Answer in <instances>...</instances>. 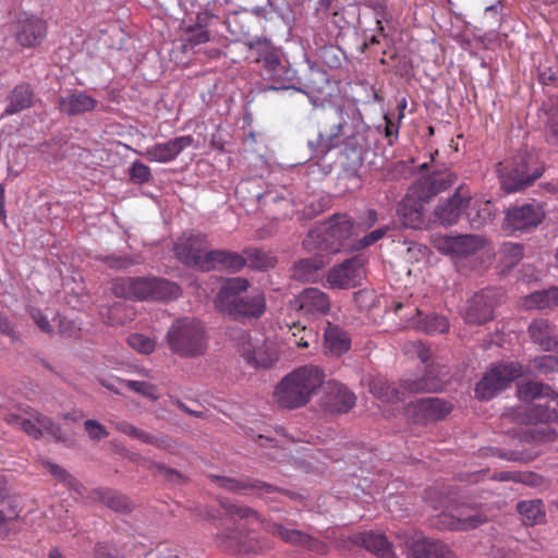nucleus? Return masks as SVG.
I'll use <instances>...</instances> for the list:
<instances>
[{
	"mask_svg": "<svg viewBox=\"0 0 558 558\" xmlns=\"http://www.w3.org/2000/svg\"><path fill=\"white\" fill-rule=\"evenodd\" d=\"M130 180L135 184L148 183L153 175L148 166L141 161H134L129 171Z\"/></svg>",
	"mask_w": 558,
	"mask_h": 558,
	"instance_id": "obj_58",
	"label": "nucleus"
},
{
	"mask_svg": "<svg viewBox=\"0 0 558 558\" xmlns=\"http://www.w3.org/2000/svg\"><path fill=\"white\" fill-rule=\"evenodd\" d=\"M412 312L415 316L408 320L407 327L428 335L445 333L449 330V322L444 315L433 313L423 316L416 307L411 308Z\"/></svg>",
	"mask_w": 558,
	"mask_h": 558,
	"instance_id": "obj_35",
	"label": "nucleus"
},
{
	"mask_svg": "<svg viewBox=\"0 0 558 558\" xmlns=\"http://www.w3.org/2000/svg\"><path fill=\"white\" fill-rule=\"evenodd\" d=\"M8 106L2 116H12L29 109L35 101V92L29 83L22 82L15 85L7 96Z\"/></svg>",
	"mask_w": 558,
	"mask_h": 558,
	"instance_id": "obj_34",
	"label": "nucleus"
},
{
	"mask_svg": "<svg viewBox=\"0 0 558 558\" xmlns=\"http://www.w3.org/2000/svg\"><path fill=\"white\" fill-rule=\"evenodd\" d=\"M356 397L344 385L327 381L320 405L328 413H347L355 405Z\"/></svg>",
	"mask_w": 558,
	"mask_h": 558,
	"instance_id": "obj_23",
	"label": "nucleus"
},
{
	"mask_svg": "<svg viewBox=\"0 0 558 558\" xmlns=\"http://www.w3.org/2000/svg\"><path fill=\"white\" fill-rule=\"evenodd\" d=\"M129 345L142 354H150L156 348L153 339L145 335L133 333L128 338Z\"/></svg>",
	"mask_w": 558,
	"mask_h": 558,
	"instance_id": "obj_56",
	"label": "nucleus"
},
{
	"mask_svg": "<svg viewBox=\"0 0 558 558\" xmlns=\"http://www.w3.org/2000/svg\"><path fill=\"white\" fill-rule=\"evenodd\" d=\"M112 293L133 301H172L182 290L179 284L158 277H121L112 283Z\"/></svg>",
	"mask_w": 558,
	"mask_h": 558,
	"instance_id": "obj_5",
	"label": "nucleus"
},
{
	"mask_svg": "<svg viewBox=\"0 0 558 558\" xmlns=\"http://www.w3.org/2000/svg\"><path fill=\"white\" fill-rule=\"evenodd\" d=\"M326 235L329 238V252L337 253L341 250H348L352 247L348 241L350 240L353 232V222L345 215L333 216L328 227L325 228Z\"/></svg>",
	"mask_w": 558,
	"mask_h": 558,
	"instance_id": "obj_26",
	"label": "nucleus"
},
{
	"mask_svg": "<svg viewBox=\"0 0 558 558\" xmlns=\"http://www.w3.org/2000/svg\"><path fill=\"white\" fill-rule=\"evenodd\" d=\"M194 144L192 135H182L165 143H157L137 154L150 162L167 163L174 160L185 148Z\"/></svg>",
	"mask_w": 558,
	"mask_h": 558,
	"instance_id": "obj_22",
	"label": "nucleus"
},
{
	"mask_svg": "<svg viewBox=\"0 0 558 558\" xmlns=\"http://www.w3.org/2000/svg\"><path fill=\"white\" fill-rule=\"evenodd\" d=\"M501 189L515 193L531 186L544 172L543 163L533 155H520L511 162H500L497 168Z\"/></svg>",
	"mask_w": 558,
	"mask_h": 558,
	"instance_id": "obj_9",
	"label": "nucleus"
},
{
	"mask_svg": "<svg viewBox=\"0 0 558 558\" xmlns=\"http://www.w3.org/2000/svg\"><path fill=\"white\" fill-rule=\"evenodd\" d=\"M452 404L439 398H422L408 407V415L415 424H428L444 420Z\"/></svg>",
	"mask_w": 558,
	"mask_h": 558,
	"instance_id": "obj_18",
	"label": "nucleus"
},
{
	"mask_svg": "<svg viewBox=\"0 0 558 558\" xmlns=\"http://www.w3.org/2000/svg\"><path fill=\"white\" fill-rule=\"evenodd\" d=\"M170 351L184 359L203 355L207 350L205 326L195 317L175 319L166 336Z\"/></svg>",
	"mask_w": 558,
	"mask_h": 558,
	"instance_id": "obj_6",
	"label": "nucleus"
},
{
	"mask_svg": "<svg viewBox=\"0 0 558 558\" xmlns=\"http://www.w3.org/2000/svg\"><path fill=\"white\" fill-rule=\"evenodd\" d=\"M325 372L317 365L300 366L287 374L274 390V401L282 409L306 405L325 383Z\"/></svg>",
	"mask_w": 558,
	"mask_h": 558,
	"instance_id": "obj_2",
	"label": "nucleus"
},
{
	"mask_svg": "<svg viewBox=\"0 0 558 558\" xmlns=\"http://www.w3.org/2000/svg\"><path fill=\"white\" fill-rule=\"evenodd\" d=\"M183 48L185 50L209 41L210 34L208 29L193 27L187 24L181 25Z\"/></svg>",
	"mask_w": 558,
	"mask_h": 558,
	"instance_id": "obj_49",
	"label": "nucleus"
},
{
	"mask_svg": "<svg viewBox=\"0 0 558 558\" xmlns=\"http://www.w3.org/2000/svg\"><path fill=\"white\" fill-rule=\"evenodd\" d=\"M545 213L538 204H524L507 210L504 228L511 231H525L537 227Z\"/></svg>",
	"mask_w": 558,
	"mask_h": 558,
	"instance_id": "obj_19",
	"label": "nucleus"
},
{
	"mask_svg": "<svg viewBox=\"0 0 558 558\" xmlns=\"http://www.w3.org/2000/svg\"><path fill=\"white\" fill-rule=\"evenodd\" d=\"M255 62L263 63L266 75L277 83L290 80V70L286 69L278 50L267 38H257L247 43Z\"/></svg>",
	"mask_w": 558,
	"mask_h": 558,
	"instance_id": "obj_14",
	"label": "nucleus"
},
{
	"mask_svg": "<svg viewBox=\"0 0 558 558\" xmlns=\"http://www.w3.org/2000/svg\"><path fill=\"white\" fill-rule=\"evenodd\" d=\"M442 380L428 371L425 375H409L401 379L400 388L383 379L372 381L371 392L384 402H398L404 399L407 393L435 392L442 388Z\"/></svg>",
	"mask_w": 558,
	"mask_h": 558,
	"instance_id": "obj_8",
	"label": "nucleus"
},
{
	"mask_svg": "<svg viewBox=\"0 0 558 558\" xmlns=\"http://www.w3.org/2000/svg\"><path fill=\"white\" fill-rule=\"evenodd\" d=\"M363 277V260L354 256L332 267L326 280L331 288L349 289L360 284Z\"/></svg>",
	"mask_w": 558,
	"mask_h": 558,
	"instance_id": "obj_20",
	"label": "nucleus"
},
{
	"mask_svg": "<svg viewBox=\"0 0 558 558\" xmlns=\"http://www.w3.org/2000/svg\"><path fill=\"white\" fill-rule=\"evenodd\" d=\"M98 101L83 90H74L58 99V109L68 116H80L93 111Z\"/></svg>",
	"mask_w": 558,
	"mask_h": 558,
	"instance_id": "obj_31",
	"label": "nucleus"
},
{
	"mask_svg": "<svg viewBox=\"0 0 558 558\" xmlns=\"http://www.w3.org/2000/svg\"><path fill=\"white\" fill-rule=\"evenodd\" d=\"M408 353H415L422 363H427L432 356L430 349L423 342H412L405 347Z\"/></svg>",
	"mask_w": 558,
	"mask_h": 558,
	"instance_id": "obj_64",
	"label": "nucleus"
},
{
	"mask_svg": "<svg viewBox=\"0 0 558 558\" xmlns=\"http://www.w3.org/2000/svg\"><path fill=\"white\" fill-rule=\"evenodd\" d=\"M427 202L418 196V192L414 193V187L411 186L398 209L402 225L412 229L422 228L424 225V203Z\"/></svg>",
	"mask_w": 558,
	"mask_h": 558,
	"instance_id": "obj_27",
	"label": "nucleus"
},
{
	"mask_svg": "<svg viewBox=\"0 0 558 558\" xmlns=\"http://www.w3.org/2000/svg\"><path fill=\"white\" fill-rule=\"evenodd\" d=\"M294 304L307 316L326 314L330 308L329 296L317 288L303 290L295 299Z\"/></svg>",
	"mask_w": 558,
	"mask_h": 558,
	"instance_id": "obj_30",
	"label": "nucleus"
},
{
	"mask_svg": "<svg viewBox=\"0 0 558 558\" xmlns=\"http://www.w3.org/2000/svg\"><path fill=\"white\" fill-rule=\"evenodd\" d=\"M365 130L363 117L355 106L329 104L322 108L318 133L308 141V147L315 157L323 158L340 148L353 162L361 161L366 145Z\"/></svg>",
	"mask_w": 558,
	"mask_h": 558,
	"instance_id": "obj_1",
	"label": "nucleus"
},
{
	"mask_svg": "<svg viewBox=\"0 0 558 558\" xmlns=\"http://www.w3.org/2000/svg\"><path fill=\"white\" fill-rule=\"evenodd\" d=\"M533 367L542 375L548 376L558 373V357L542 355L532 361Z\"/></svg>",
	"mask_w": 558,
	"mask_h": 558,
	"instance_id": "obj_57",
	"label": "nucleus"
},
{
	"mask_svg": "<svg viewBox=\"0 0 558 558\" xmlns=\"http://www.w3.org/2000/svg\"><path fill=\"white\" fill-rule=\"evenodd\" d=\"M518 416L522 417L525 424L533 425L527 434L539 442H550L557 437V432L548 425L558 421V396L553 397L545 403H530L520 409Z\"/></svg>",
	"mask_w": 558,
	"mask_h": 558,
	"instance_id": "obj_10",
	"label": "nucleus"
},
{
	"mask_svg": "<svg viewBox=\"0 0 558 558\" xmlns=\"http://www.w3.org/2000/svg\"><path fill=\"white\" fill-rule=\"evenodd\" d=\"M384 120H385L384 134L388 141V144L391 146L398 140L401 121H399L398 119H397V121H395L392 118H390L389 114H385Z\"/></svg>",
	"mask_w": 558,
	"mask_h": 558,
	"instance_id": "obj_62",
	"label": "nucleus"
},
{
	"mask_svg": "<svg viewBox=\"0 0 558 558\" xmlns=\"http://www.w3.org/2000/svg\"><path fill=\"white\" fill-rule=\"evenodd\" d=\"M20 513L21 509L11 501L0 507V537L17 532V529H12L11 525L20 519Z\"/></svg>",
	"mask_w": 558,
	"mask_h": 558,
	"instance_id": "obj_46",
	"label": "nucleus"
},
{
	"mask_svg": "<svg viewBox=\"0 0 558 558\" xmlns=\"http://www.w3.org/2000/svg\"><path fill=\"white\" fill-rule=\"evenodd\" d=\"M527 333L534 344L543 351H558V327L545 317L533 319L529 327Z\"/></svg>",
	"mask_w": 558,
	"mask_h": 558,
	"instance_id": "obj_25",
	"label": "nucleus"
},
{
	"mask_svg": "<svg viewBox=\"0 0 558 558\" xmlns=\"http://www.w3.org/2000/svg\"><path fill=\"white\" fill-rule=\"evenodd\" d=\"M410 550L412 558H456L448 545L432 538L413 542Z\"/></svg>",
	"mask_w": 558,
	"mask_h": 558,
	"instance_id": "obj_36",
	"label": "nucleus"
},
{
	"mask_svg": "<svg viewBox=\"0 0 558 558\" xmlns=\"http://www.w3.org/2000/svg\"><path fill=\"white\" fill-rule=\"evenodd\" d=\"M246 265L244 255L227 251V250H210L206 254V262L202 265V271L220 270L236 272Z\"/></svg>",
	"mask_w": 558,
	"mask_h": 558,
	"instance_id": "obj_28",
	"label": "nucleus"
},
{
	"mask_svg": "<svg viewBox=\"0 0 558 558\" xmlns=\"http://www.w3.org/2000/svg\"><path fill=\"white\" fill-rule=\"evenodd\" d=\"M543 396L548 397L550 400L557 395L550 387L537 381H529L519 388V397L522 400L536 399Z\"/></svg>",
	"mask_w": 558,
	"mask_h": 558,
	"instance_id": "obj_53",
	"label": "nucleus"
},
{
	"mask_svg": "<svg viewBox=\"0 0 558 558\" xmlns=\"http://www.w3.org/2000/svg\"><path fill=\"white\" fill-rule=\"evenodd\" d=\"M466 217L473 229H481L490 223L496 214L495 206L489 201H475L466 206Z\"/></svg>",
	"mask_w": 558,
	"mask_h": 558,
	"instance_id": "obj_38",
	"label": "nucleus"
},
{
	"mask_svg": "<svg viewBox=\"0 0 558 558\" xmlns=\"http://www.w3.org/2000/svg\"><path fill=\"white\" fill-rule=\"evenodd\" d=\"M350 541L380 558H391L393 556L392 545L384 534L372 531L361 532L350 536Z\"/></svg>",
	"mask_w": 558,
	"mask_h": 558,
	"instance_id": "obj_33",
	"label": "nucleus"
},
{
	"mask_svg": "<svg viewBox=\"0 0 558 558\" xmlns=\"http://www.w3.org/2000/svg\"><path fill=\"white\" fill-rule=\"evenodd\" d=\"M118 384L126 386L132 391L146 397L151 401H157L159 399L158 388L156 385L143 381V380H128V379H117Z\"/></svg>",
	"mask_w": 558,
	"mask_h": 558,
	"instance_id": "obj_54",
	"label": "nucleus"
},
{
	"mask_svg": "<svg viewBox=\"0 0 558 558\" xmlns=\"http://www.w3.org/2000/svg\"><path fill=\"white\" fill-rule=\"evenodd\" d=\"M31 316L34 320V323L38 326V328L47 333L52 335L54 329L53 326L50 324L48 317L38 308H32L31 310Z\"/></svg>",
	"mask_w": 558,
	"mask_h": 558,
	"instance_id": "obj_63",
	"label": "nucleus"
},
{
	"mask_svg": "<svg viewBox=\"0 0 558 558\" xmlns=\"http://www.w3.org/2000/svg\"><path fill=\"white\" fill-rule=\"evenodd\" d=\"M389 230L390 228L388 226L373 230L369 233L365 234L363 238H361L357 242V245L354 247L357 250L366 248L375 244L377 241L381 240Z\"/></svg>",
	"mask_w": 558,
	"mask_h": 558,
	"instance_id": "obj_61",
	"label": "nucleus"
},
{
	"mask_svg": "<svg viewBox=\"0 0 558 558\" xmlns=\"http://www.w3.org/2000/svg\"><path fill=\"white\" fill-rule=\"evenodd\" d=\"M329 238L326 235L325 229H315L310 231L303 240V247L307 252H317V254L325 255L331 254L329 252Z\"/></svg>",
	"mask_w": 558,
	"mask_h": 558,
	"instance_id": "obj_45",
	"label": "nucleus"
},
{
	"mask_svg": "<svg viewBox=\"0 0 558 558\" xmlns=\"http://www.w3.org/2000/svg\"><path fill=\"white\" fill-rule=\"evenodd\" d=\"M43 465L59 482L75 489L78 494H83L82 490L84 489V486L75 477H73L66 470L50 461H43Z\"/></svg>",
	"mask_w": 558,
	"mask_h": 558,
	"instance_id": "obj_52",
	"label": "nucleus"
},
{
	"mask_svg": "<svg viewBox=\"0 0 558 558\" xmlns=\"http://www.w3.org/2000/svg\"><path fill=\"white\" fill-rule=\"evenodd\" d=\"M538 82L543 85L558 87V54L547 57L537 68Z\"/></svg>",
	"mask_w": 558,
	"mask_h": 558,
	"instance_id": "obj_47",
	"label": "nucleus"
},
{
	"mask_svg": "<svg viewBox=\"0 0 558 558\" xmlns=\"http://www.w3.org/2000/svg\"><path fill=\"white\" fill-rule=\"evenodd\" d=\"M523 375L518 362H499L492 365L475 386V396L481 400H490L508 385Z\"/></svg>",
	"mask_w": 558,
	"mask_h": 558,
	"instance_id": "obj_11",
	"label": "nucleus"
},
{
	"mask_svg": "<svg viewBox=\"0 0 558 558\" xmlns=\"http://www.w3.org/2000/svg\"><path fill=\"white\" fill-rule=\"evenodd\" d=\"M484 243V239L476 234L436 235L433 238V245L438 252L458 258L474 255L483 248Z\"/></svg>",
	"mask_w": 558,
	"mask_h": 558,
	"instance_id": "obj_17",
	"label": "nucleus"
},
{
	"mask_svg": "<svg viewBox=\"0 0 558 558\" xmlns=\"http://www.w3.org/2000/svg\"><path fill=\"white\" fill-rule=\"evenodd\" d=\"M208 478L214 482L218 487L227 489L232 493H241L244 490H253L260 498L275 500L271 497L274 494L289 495L288 490L268 484L257 478L242 476V477H228L210 474Z\"/></svg>",
	"mask_w": 558,
	"mask_h": 558,
	"instance_id": "obj_16",
	"label": "nucleus"
},
{
	"mask_svg": "<svg viewBox=\"0 0 558 558\" xmlns=\"http://www.w3.org/2000/svg\"><path fill=\"white\" fill-rule=\"evenodd\" d=\"M110 424L112 425V427L124 434V435H128L132 438H135V439H138L141 440L142 442H145V444H149V445H154L158 448H163L165 447V440L163 439H160L154 435H150L149 433L143 430V429H140L137 428L136 426L132 425L131 423L129 422H125V421H117V420H110Z\"/></svg>",
	"mask_w": 558,
	"mask_h": 558,
	"instance_id": "obj_44",
	"label": "nucleus"
},
{
	"mask_svg": "<svg viewBox=\"0 0 558 558\" xmlns=\"http://www.w3.org/2000/svg\"><path fill=\"white\" fill-rule=\"evenodd\" d=\"M526 310H553L558 307V287L535 291L523 299Z\"/></svg>",
	"mask_w": 558,
	"mask_h": 558,
	"instance_id": "obj_41",
	"label": "nucleus"
},
{
	"mask_svg": "<svg viewBox=\"0 0 558 558\" xmlns=\"http://www.w3.org/2000/svg\"><path fill=\"white\" fill-rule=\"evenodd\" d=\"M240 354L255 368H269L277 361V354L272 350L267 347L253 348L251 343H244Z\"/></svg>",
	"mask_w": 558,
	"mask_h": 558,
	"instance_id": "obj_39",
	"label": "nucleus"
},
{
	"mask_svg": "<svg viewBox=\"0 0 558 558\" xmlns=\"http://www.w3.org/2000/svg\"><path fill=\"white\" fill-rule=\"evenodd\" d=\"M504 292L498 288H486L468 299L461 314L466 324L483 325L494 319L496 306L501 302Z\"/></svg>",
	"mask_w": 558,
	"mask_h": 558,
	"instance_id": "obj_12",
	"label": "nucleus"
},
{
	"mask_svg": "<svg viewBox=\"0 0 558 558\" xmlns=\"http://www.w3.org/2000/svg\"><path fill=\"white\" fill-rule=\"evenodd\" d=\"M421 171H425L418 180L413 183L414 193L418 192V196L425 201L432 199L437 194L445 192L451 187L457 181V174L448 167L433 166L429 169L427 162L418 166Z\"/></svg>",
	"mask_w": 558,
	"mask_h": 558,
	"instance_id": "obj_13",
	"label": "nucleus"
},
{
	"mask_svg": "<svg viewBox=\"0 0 558 558\" xmlns=\"http://www.w3.org/2000/svg\"><path fill=\"white\" fill-rule=\"evenodd\" d=\"M328 262L322 254L313 257L302 258L292 268V277L300 281H311L316 278L318 270L325 267Z\"/></svg>",
	"mask_w": 558,
	"mask_h": 558,
	"instance_id": "obj_40",
	"label": "nucleus"
},
{
	"mask_svg": "<svg viewBox=\"0 0 558 558\" xmlns=\"http://www.w3.org/2000/svg\"><path fill=\"white\" fill-rule=\"evenodd\" d=\"M426 499L434 509L444 508L437 518L436 525L439 529L468 531L487 522V517L473 508L457 505L448 496L438 498L437 488H428Z\"/></svg>",
	"mask_w": 558,
	"mask_h": 558,
	"instance_id": "obj_7",
	"label": "nucleus"
},
{
	"mask_svg": "<svg viewBox=\"0 0 558 558\" xmlns=\"http://www.w3.org/2000/svg\"><path fill=\"white\" fill-rule=\"evenodd\" d=\"M325 347L333 355L344 354L351 345V339L340 327L328 323L325 329Z\"/></svg>",
	"mask_w": 558,
	"mask_h": 558,
	"instance_id": "obj_43",
	"label": "nucleus"
},
{
	"mask_svg": "<svg viewBox=\"0 0 558 558\" xmlns=\"http://www.w3.org/2000/svg\"><path fill=\"white\" fill-rule=\"evenodd\" d=\"M498 254L500 264L506 269H510L521 262L523 246L519 243L506 242L500 246Z\"/></svg>",
	"mask_w": 558,
	"mask_h": 558,
	"instance_id": "obj_50",
	"label": "nucleus"
},
{
	"mask_svg": "<svg viewBox=\"0 0 558 558\" xmlns=\"http://www.w3.org/2000/svg\"><path fill=\"white\" fill-rule=\"evenodd\" d=\"M21 427L28 436L35 439L49 435L58 441L63 440L61 426L43 414L37 413L32 418H23L21 421Z\"/></svg>",
	"mask_w": 558,
	"mask_h": 558,
	"instance_id": "obj_32",
	"label": "nucleus"
},
{
	"mask_svg": "<svg viewBox=\"0 0 558 558\" xmlns=\"http://www.w3.org/2000/svg\"><path fill=\"white\" fill-rule=\"evenodd\" d=\"M47 34L46 22L35 15L23 14L16 22V41L25 47L32 48L41 43Z\"/></svg>",
	"mask_w": 558,
	"mask_h": 558,
	"instance_id": "obj_24",
	"label": "nucleus"
},
{
	"mask_svg": "<svg viewBox=\"0 0 558 558\" xmlns=\"http://www.w3.org/2000/svg\"><path fill=\"white\" fill-rule=\"evenodd\" d=\"M228 520L236 524L228 527L217 535V544L223 550L234 554H258L264 550L259 538L253 534L248 526L260 522L259 514L252 508L231 502H222Z\"/></svg>",
	"mask_w": 558,
	"mask_h": 558,
	"instance_id": "obj_3",
	"label": "nucleus"
},
{
	"mask_svg": "<svg viewBox=\"0 0 558 558\" xmlns=\"http://www.w3.org/2000/svg\"><path fill=\"white\" fill-rule=\"evenodd\" d=\"M99 259L108 267L118 270L128 269L133 265H140L142 263L140 256H132L128 254L100 256Z\"/></svg>",
	"mask_w": 558,
	"mask_h": 558,
	"instance_id": "obj_55",
	"label": "nucleus"
},
{
	"mask_svg": "<svg viewBox=\"0 0 558 558\" xmlns=\"http://www.w3.org/2000/svg\"><path fill=\"white\" fill-rule=\"evenodd\" d=\"M244 255L246 264L258 270L274 268L277 264L275 256L259 248H247L244 251Z\"/></svg>",
	"mask_w": 558,
	"mask_h": 558,
	"instance_id": "obj_48",
	"label": "nucleus"
},
{
	"mask_svg": "<svg viewBox=\"0 0 558 558\" xmlns=\"http://www.w3.org/2000/svg\"><path fill=\"white\" fill-rule=\"evenodd\" d=\"M92 497L119 513H130L134 509L133 502L126 496L109 488L94 489Z\"/></svg>",
	"mask_w": 558,
	"mask_h": 558,
	"instance_id": "obj_37",
	"label": "nucleus"
},
{
	"mask_svg": "<svg viewBox=\"0 0 558 558\" xmlns=\"http://www.w3.org/2000/svg\"><path fill=\"white\" fill-rule=\"evenodd\" d=\"M289 330H296L298 332H301L299 339H288L290 343L294 344L298 348H308L310 340L315 338L313 331L306 329V327L302 326L300 323H293L291 326H289Z\"/></svg>",
	"mask_w": 558,
	"mask_h": 558,
	"instance_id": "obj_59",
	"label": "nucleus"
},
{
	"mask_svg": "<svg viewBox=\"0 0 558 558\" xmlns=\"http://www.w3.org/2000/svg\"><path fill=\"white\" fill-rule=\"evenodd\" d=\"M517 511L525 525L542 524L546 519V510L541 499L522 500L517 504Z\"/></svg>",
	"mask_w": 558,
	"mask_h": 558,
	"instance_id": "obj_42",
	"label": "nucleus"
},
{
	"mask_svg": "<svg viewBox=\"0 0 558 558\" xmlns=\"http://www.w3.org/2000/svg\"><path fill=\"white\" fill-rule=\"evenodd\" d=\"M247 288L248 281L244 278L228 279L216 296V307L235 319L259 318L266 310L264 293L256 290L241 295Z\"/></svg>",
	"mask_w": 558,
	"mask_h": 558,
	"instance_id": "obj_4",
	"label": "nucleus"
},
{
	"mask_svg": "<svg viewBox=\"0 0 558 558\" xmlns=\"http://www.w3.org/2000/svg\"><path fill=\"white\" fill-rule=\"evenodd\" d=\"M470 202V194L464 192L463 186H459L447 202L436 207L435 217L441 225L451 226L458 221L462 210L466 208Z\"/></svg>",
	"mask_w": 558,
	"mask_h": 558,
	"instance_id": "obj_29",
	"label": "nucleus"
},
{
	"mask_svg": "<svg viewBox=\"0 0 558 558\" xmlns=\"http://www.w3.org/2000/svg\"><path fill=\"white\" fill-rule=\"evenodd\" d=\"M264 529L266 532L278 536L287 544L300 546L319 555H324L328 551L327 544L300 530L288 529L275 522H267Z\"/></svg>",
	"mask_w": 558,
	"mask_h": 558,
	"instance_id": "obj_21",
	"label": "nucleus"
},
{
	"mask_svg": "<svg viewBox=\"0 0 558 558\" xmlns=\"http://www.w3.org/2000/svg\"><path fill=\"white\" fill-rule=\"evenodd\" d=\"M84 428L88 437L94 441H99L109 436L107 428L96 420H86L84 422Z\"/></svg>",
	"mask_w": 558,
	"mask_h": 558,
	"instance_id": "obj_60",
	"label": "nucleus"
},
{
	"mask_svg": "<svg viewBox=\"0 0 558 558\" xmlns=\"http://www.w3.org/2000/svg\"><path fill=\"white\" fill-rule=\"evenodd\" d=\"M210 243L206 234L191 233L178 239L174 244V253L180 262L186 266L203 270L206 254L210 252Z\"/></svg>",
	"mask_w": 558,
	"mask_h": 558,
	"instance_id": "obj_15",
	"label": "nucleus"
},
{
	"mask_svg": "<svg viewBox=\"0 0 558 558\" xmlns=\"http://www.w3.org/2000/svg\"><path fill=\"white\" fill-rule=\"evenodd\" d=\"M544 132L547 141L558 144V99L544 111Z\"/></svg>",
	"mask_w": 558,
	"mask_h": 558,
	"instance_id": "obj_51",
	"label": "nucleus"
}]
</instances>
